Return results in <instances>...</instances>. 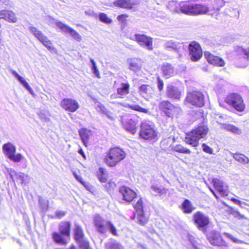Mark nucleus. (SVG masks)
<instances>
[{
    "label": "nucleus",
    "mask_w": 249,
    "mask_h": 249,
    "mask_svg": "<svg viewBox=\"0 0 249 249\" xmlns=\"http://www.w3.org/2000/svg\"><path fill=\"white\" fill-rule=\"evenodd\" d=\"M120 192L122 195L124 199L127 202H131L135 197L136 193L130 188L123 186L120 189Z\"/></svg>",
    "instance_id": "obj_19"
},
{
    "label": "nucleus",
    "mask_w": 249,
    "mask_h": 249,
    "mask_svg": "<svg viewBox=\"0 0 249 249\" xmlns=\"http://www.w3.org/2000/svg\"><path fill=\"white\" fill-rule=\"evenodd\" d=\"M189 54L192 61H197L202 56L201 48L199 44L196 42H191L189 45Z\"/></svg>",
    "instance_id": "obj_13"
},
{
    "label": "nucleus",
    "mask_w": 249,
    "mask_h": 249,
    "mask_svg": "<svg viewBox=\"0 0 249 249\" xmlns=\"http://www.w3.org/2000/svg\"><path fill=\"white\" fill-rule=\"evenodd\" d=\"M82 184L85 186V187L89 191L92 192L93 189V187L92 185L88 182H82Z\"/></svg>",
    "instance_id": "obj_58"
},
{
    "label": "nucleus",
    "mask_w": 249,
    "mask_h": 249,
    "mask_svg": "<svg viewBox=\"0 0 249 249\" xmlns=\"http://www.w3.org/2000/svg\"><path fill=\"white\" fill-rule=\"evenodd\" d=\"M163 74L166 78H169L174 75L175 71L173 67L170 64H165L162 67Z\"/></svg>",
    "instance_id": "obj_30"
},
{
    "label": "nucleus",
    "mask_w": 249,
    "mask_h": 249,
    "mask_svg": "<svg viewBox=\"0 0 249 249\" xmlns=\"http://www.w3.org/2000/svg\"><path fill=\"white\" fill-rule=\"evenodd\" d=\"M208 239L212 245L219 246L221 243V238L218 232L212 231L208 235Z\"/></svg>",
    "instance_id": "obj_27"
},
{
    "label": "nucleus",
    "mask_w": 249,
    "mask_h": 249,
    "mask_svg": "<svg viewBox=\"0 0 249 249\" xmlns=\"http://www.w3.org/2000/svg\"><path fill=\"white\" fill-rule=\"evenodd\" d=\"M130 85L128 83H122L117 89V94L123 97L129 92Z\"/></svg>",
    "instance_id": "obj_28"
},
{
    "label": "nucleus",
    "mask_w": 249,
    "mask_h": 249,
    "mask_svg": "<svg viewBox=\"0 0 249 249\" xmlns=\"http://www.w3.org/2000/svg\"><path fill=\"white\" fill-rule=\"evenodd\" d=\"M225 102L239 112L244 111L246 107L242 96L237 93H231L227 95Z\"/></svg>",
    "instance_id": "obj_3"
},
{
    "label": "nucleus",
    "mask_w": 249,
    "mask_h": 249,
    "mask_svg": "<svg viewBox=\"0 0 249 249\" xmlns=\"http://www.w3.org/2000/svg\"><path fill=\"white\" fill-rule=\"evenodd\" d=\"M167 7L172 12H180V2H178L174 0L170 1L168 2Z\"/></svg>",
    "instance_id": "obj_35"
},
{
    "label": "nucleus",
    "mask_w": 249,
    "mask_h": 249,
    "mask_svg": "<svg viewBox=\"0 0 249 249\" xmlns=\"http://www.w3.org/2000/svg\"><path fill=\"white\" fill-rule=\"evenodd\" d=\"M99 18L100 20L106 24H109L112 22V19L109 18L107 14L103 13H100L99 14Z\"/></svg>",
    "instance_id": "obj_47"
},
{
    "label": "nucleus",
    "mask_w": 249,
    "mask_h": 249,
    "mask_svg": "<svg viewBox=\"0 0 249 249\" xmlns=\"http://www.w3.org/2000/svg\"><path fill=\"white\" fill-rule=\"evenodd\" d=\"M116 186L115 183L112 181V180H109L107 182V184L106 186V187L107 188V189H111L112 188H113Z\"/></svg>",
    "instance_id": "obj_60"
},
{
    "label": "nucleus",
    "mask_w": 249,
    "mask_h": 249,
    "mask_svg": "<svg viewBox=\"0 0 249 249\" xmlns=\"http://www.w3.org/2000/svg\"><path fill=\"white\" fill-rule=\"evenodd\" d=\"M231 154L236 160L241 163L245 164L248 163L249 162V159L248 157L243 154L238 153L234 154L231 153Z\"/></svg>",
    "instance_id": "obj_33"
},
{
    "label": "nucleus",
    "mask_w": 249,
    "mask_h": 249,
    "mask_svg": "<svg viewBox=\"0 0 249 249\" xmlns=\"http://www.w3.org/2000/svg\"><path fill=\"white\" fill-rule=\"evenodd\" d=\"M166 93L169 98L175 99L179 100L181 96V92L178 88L171 84L167 86Z\"/></svg>",
    "instance_id": "obj_22"
},
{
    "label": "nucleus",
    "mask_w": 249,
    "mask_h": 249,
    "mask_svg": "<svg viewBox=\"0 0 249 249\" xmlns=\"http://www.w3.org/2000/svg\"><path fill=\"white\" fill-rule=\"evenodd\" d=\"M140 136L144 140L155 139L157 136V132L154 124L148 121L143 122L141 126Z\"/></svg>",
    "instance_id": "obj_4"
},
{
    "label": "nucleus",
    "mask_w": 249,
    "mask_h": 249,
    "mask_svg": "<svg viewBox=\"0 0 249 249\" xmlns=\"http://www.w3.org/2000/svg\"><path fill=\"white\" fill-rule=\"evenodd\" d=\"M109 119L111 120H113V116L112 113L109 110H107L106 112L104 113Z\"/></svg>",
    "instance_id": "obj_64"
},
{
    "label": "nucleus",
    "mask_w": 249,
    "mask_h": 249,
    "mask_svg": "<svg viewBox=\"0 0 249 249\" xmlns=\"http://www.w3.org/2000/svg\"><path fill=\"white\" fill-rule=\"evenodd\" d=\"M236 52L239 61L241 62L238 66L242 68L247 67L249 62V47L244 48L238 47L236 49Z\"/></svg>",
    "instance_id": "obj_11"
},
{
    "label": "nucleus",
    "mask_w": 249,
    "mask_h": 249,
    "mask_svg": "<svg viewBox=\"0 0 249 249\" xmlns=\"http://www.w3.org/2000/svg\"><path fill=\"white\" fill-rule=\"evenodd\" d=\"M29 30L50 51L54 53L56 52L51 40L41 31L32 26L29 27Z\"/></svg>",
    "instance_id": "obj_6"
},
{
    "label": "nucleus",
    "mask_w": 249,
    "mask_h": 249,
    "mask_svg": "<svg viewBox=\"0 0 249 249\" xmlns=\"http://www.w3.org/2000/svg\"><path fill=\"white\" fill-rule=\"evenodd\" d=\"M61 107L65 110L74 112L79 108V105L78 102L71 98H64L60 103Z\"/></svg>",
    "instance_id": "obj_14"
},
{
    "label": "nucleus",
    "mask_w": 249,
    "mask_h": 249,
    "mask_svg": "<svg viewBox=\"0 0 249 249\" xmlns=\"http://www.w3.org/2000/svg\"><path fill=\"white\" fill-rule=\"evenodd\" d=\"M122 122L125 129L134 134L136 132L137 120L134 116H127L122 118Z\"/></svg>",
    "instance_id": "obj_12"
},
{
    "label": "nucleus",
    "mask_w": 249,
    "mask_h": 249,
    "mask_svg": "<svg viewBox=\"0 0 249 249\" xmlns=\"http://www.w3.org/2000/svg\"><path fill=\"white\" fill-rule=\"evenodd\" d=\"M54 241L61 245H65L68 243L67 239L63 238L61 235L57 232H54L53 234Z\"/></svg>",
    "instance_id": "obj_40"
},
{
    "label": "nucleus",
    "mask_w": 249,
    "mask_h": 249,
    "mask_svg": "<svg viewBox=\"0 0 249 249\" xmlns=\"http://www.w3.org/2000/svg\"><path fill=\"white\" fill-rule=\"evenodd\" d=\"M137 222L140 225H143L147 221V218L144 215L143 211L137 212L135 214Z\"/></svg>",
    "instance_id": "obj_34"
},
{
    "label": "nucleus",
    "mask_w": 249,
    "mask_h": 249,
    "mask_svg": "<svg viewBox=\"0 0 249 249\" xmlns=\"http://www.w3.org/2000/svg\"><path fill=\"white\" fill-rule=\"evenodd\" d=\"M74 238L76 241L84 239L83 230L79 226L76 225L74 229Z\"/></svg>",
    "instance_id": "obj_39"
},
{
    "label": "nucleus",
    "mask_w": 249,
    "mask_h": 249,
    "mask_svg": "<svg viewBox=\"0 0 249 249\" xmlns=\"http://www.w3.org/2000/svg\"><path fill=\"white\" fill-rule=\"evenodd\" d=\"M216 119L217 122L221 124L222 128L224 129L235 135H239L241 134L242 131L238 127L231 124H222L220 122L221 120L219 119V118H216Z\"/></svg>",
    "instance_id": "obj_25"
},
{
    "label": "nucleus",
    "mask_w": 249,
    "mask_h": 249,
    "mask_svg": "<svg viewBox=\"0 0 249 249\" xmlns=\"http://www.w3.org/2000/svg\"><path fill=\"white\" fill-rule=\"evenodd\" d=\"M85 13L87 15H88V16H89L91 17H95V18H96L97 17V14L96 13H95L91 9H89L88 10H86Z\"/></svg>",
    "instance_id": "obj_61"
},
{
    "label": "nucleus",
    "mask_w": 249,
    "mask_h": 249,
    "mask_svg": "<svg viewBox=\"0 0 249 249\" xmlns=\"http://www.w3.org/2000/svg\"><path fill=\"white\" fill-rule=\"evenodd\" d=\"M97 177L99 181L102 183L107 182V174L106 169L100 167L97 172Z\"/></svg>",
    "instance_id": "obj_36"
},
{
    "label": "nucleus",
    "mask_w": 249,
    "mask_h": 249,
    "mask_svg": "<svg viewBox=\"0 0 249 249\" xmlns=\"http://www.w3.org/2000/svg\"><path fill=\"white\" fill-rule=\"evenodd\" d=\"M108 229L111 232L112 234L114 235H117V232L116 228L110 222H108V223L107 224V229Z\"/></svg>",
    "instance_id": "obj_51"
},
{
    "label": "nucleus",
    "mask_w": 249,
    "mask_h": 249,
    "mask_svg": "<svg viewBox=\"0 0 249 249\" xmlns=\"http://www.w3.org/2000/svg\"><path fill=\"white\" fill-rule=\"evenodd\" d=\"M139 92L142 96L146 98L154 94V89L151 85H142L139 88Z\"/></svg>",
    "instance_id": "obj_26"
},
{
    "label": "nucleus",
    "mask_w": 249,
    "mask_h": 249,
    "mask_svg": "<svg viewBox=\"0 0 249 249\" xmlns=\"http://www.w3.org/2000/svg\"><path fill=\"white\" fill-rule=\"evenodd\" d=\"M80 137L85 146H88L89 138L91 135V131L86 128H82L79 131Z\"/></svg>",
    "instance_id": "obj_29"
},
{
    "label": "nucleus",
    "mask_w": 249,
    "mask_h": 249,
    "mask_svg": "<svg viewBox=\"0 0 249 249\" xmlns=\"http://www.w3.org/2000/svg\"><path fill=\"white\" fill-rule=\"evenodd\" d=\"M215 189L222 196H227V186L224 184V182L218 178H213L212 181Z\"/></svg>",
    "instance_id": "obj_20"
},
{
    "label": "nucleus",
    "mask_w": 249,
    "mask_h": 249,
    "mask_svg": "<svg viewBox=\"0 0 249 249\" xmlns=\"http://www.w3.org/2000/svg\"><path fill=\"white\" fill-rule=\"evenodd\" d=\"M188 239L193 246L192 249H202V246L197 243L193 236L188 235Z\"/></svg>",
    "instance_id": "obj_46"
},
{
    "label": "nucleus",
    "mask_w": 249,
    "mask_h": 249,
    "mask_svg": "<svg viewBox=\"0 0 249 249\" xmlns=\"http://www.w3.org/2000/svg\"><path fill=\"white\" fill-rule=\"evenodd\" d=\"M173 149L175 151L179 152V153H186V154H190L191 153V151L184 146H183L181 145L178 144L177 145L173 148Z\"/></svg>",
    "instance_id": "obj_45"
},
{
    "label": "nucleus",
    "mask_w": 249,
    "mask_h": 249,
    "mask_svg": "<svg viewBox=\"0 0 249 249\" xmlns=\"http://www.w3.org/2000/svg\"><path fill=\"white\" fill-rule=\"evenodd\" d=\"M151 189L155 192L156 195H162L166 193L167 190L164 188H161L157 185H152Z\"/></svg>",
    "instance_id": "obj_44"
},
{
    "label": "nucleus",
    "mask_w": 249,
    "mask_h": 249,
    "mask_svg": "<svg viewBox=\"0 0 249 249\" xmlns=\"http://www.w3.org/2000/svg\"><path fill=\"white\" fill-rule=\"evenodd\" d=\"M163 81L159 77L158 78V88L160 91H161L163 89Z\"/></svg>",
    "instance_id": "obj_59"
},
{
    "label": "nucleus",
    "mask_w": 249,
    "mask_h": 249,
    "mask_svg": "<svg viewBox=\"0 0 249 249\" xmlns=\"http://www.w3.org/2000/svg\"><path fill=\"white\" fill-rule=\"evenodd\" d=\"M181 44L175 42L172 40L167 41L165 44V47L167 48L177 50L181 47Z\"/></svg>",
    "instance_id": "obj_42"
},
{
    "label": "nucleus",
    "mask_w": 249,
    "mask_h": 249,
    "mask_svg": "<svg viewBox=\"0 0 249 249\" xmlns=\"http://www.w3.org/2000/svg\"><path fill=\"white\" fill-rule=\"evenodd\" d=\"M96 109L97 111L101 112L104 114L107 110V108L103 105H102L100 103H97L96 105Z\"/></svg>",
    "instance_id": "obj_52"
},
{
    "label": "nucleus",
    "mask_w": 249,
    "mask_h": 249,
    "mask_svg": "<svg viewBox=\"0 0 249 249\" xmlns=\"http://www.w3.org/2000/svg\"><path fill=\"white\" fill-rule=\"evenodd\" d=\"M3 152L7 157L15 162H19L23 159L22 155L19 153L15 154L16 147L11 143L8 142L4 144L2 146Z\"/></svg>",
    "instance_id": "obj_9"
},
{
    "label": "nucleus",
    "mask_w": 249,
    "mask_h": 249,
    "mask_svg": "<svg viewBox=\"0 0 249 249\" xmlns=\"http://www.w3.org/2000/svg\"><path fill=\"white\" fill-rule=\"evenodd\" d=\"M108 222L105 221L99 215H96L94 218V224L97 230L101 233H104L107 230Z\"/></svg>",
    "instance_id": "obj_21"
},
{
    "label": "nucleus",
    "mask_w": 249,
    "mask_h": 249,
    "mask_svg": "<svg viewBox=\"0 0 249 249\" xmlns=\"http://www.w3.org/2000/svg\"><path fill=\"white\" fill-rule=\"evenodd\" d=\"M66 213L64 211H57L56 212V216L58 218H61L65 215Z\"/></svg>",
    "instance_id": "obj_63"
},
{
    "label": "nucleus",
    "mask_w": 249,
    "mask_h": 249,
    "mask_svg": "<svg viewBox=\"0 0 249 249\" xmlns=\"http://www.w3.org/2000/svg\"><path fill=\"white\" fill-rule=\"evenodd\" d=\"M130 39L136 41L141 46L149 50L153 49L152 38L143 34H135L128 36Z\"/></svg>",
    "instance_id": "obj_10"
},
{
    "label": "nucleus",
    "mask_w": 249,
    "mask_h": 249,
    "mask_svg": "<svg viewBox=\"0 0 249 249\" xmlns=\"http://www.w3.org/2000/svg\"><path fill=\"white\" fill-rule=\"evenodd\" d=\"M224 234L229 239H230L232 242L235 243H241L242 242L240 240L237 239L234 237L232 235L229 233H224Z\"/></svg>",
    "instance_id": "obj_53"
},
{
    "label": "nucleus",
    "mask_w": 249,
    "mask_h": 249,
    "mask_svg": "<svg viewBox=\"0 0 249 249\" xmlns=\"http://www.w3.org/2000/svg\"><path fill=\"white\" fill-rule=\"evenodd\" d=\"M160 108L169 117H177L181 111L179 107L174 106L167 101L161 102Z\"/></svg>",
    "instance_id": "obj_8"
},
{
    "label": "nucleus",
    "mask_w": 249,
    "mask_h": 249,
    "mask_svg": "<svg viewBox=\"0 0 249 249\" xmlns=\"http://www.w3.org/2000/svg\"><path fill=\"white\" fill-rule=\"evenodd\" d=\"M9 175L13 180L18 179L21 181L22 184L26 185L29 183L30 177L22 173L17 172L13 170H10Z\"/></svg>",
    "instance_id": "obj_17"
},
{
    "label": "nucleus",
    "mask_w": 249,
    "mask_h": 249,
    "mask_svg": "<svg viewBox=\"0 0 249 249\" xmlns=\"http://www.w3.org/2000/svg\"><path fill=\"white\" fill-rule=\"evenodd\" d=\"M11 73L13 76L18 79L20 83L25 80L22 77L19 75L16 71L12 70Z\"/></svg>",
    "instance_id": "obj_56"
},
{
    "label": "nucleus",
    "mask_w": 249,
    "mask_h": 249,
    "mask_svg": "<svg viewBox=\"0 0 249 249\" xmlns=\"http://www.w3.org/2000/svg\"><path fill=\"white\" fill-rule=\"evenodd\" d=\"M127 62L130 70L135 73L141 71L142 64L141 59L138 58H129L127 60Z\"/></svg>",
    "instance_id": "obj_18"
},
{
    "label": "nucleus",
    "mask_w": 249,
    "mask_h": 249,
    "mask_svg": "<svg viewBox=\"0 0 249 249\" xmlns=\"http://www.w3.org/2000/svg\"><path fill=\"white\" fill-rule=\"evenodd\" d=\"M209 10L207 5L194 3V15L206 14Z\"/></svg>",
    "instance_id": "obj_31"
},
{
    "label": "nucleus",
    "mask_w": 249,
    "mask_h": 249,
    "mask_svg": "<svg viewBox=\"0 0 249 249\" xmlns=\"http://www.w3.org/2000/svg\"><path fill=\"white\" fill-rule=\"evenodd\" d=\"M120 104L124 107L130 108L133 109L134 110H136V111H138L144 112V113H146L148 112V110L147 109L143 108L138 105H135V104L130 105V104H128L127 103H121Z\"/></svg>",
    "instance_id": "obj_38"
},
{
    "label": "nucleus",
    "mask_w": 249,
    "mask_h": 249,
    "mask_svg": "<svg viewBox=\"0 0 249 249\" xmlns=\"http://www.w3.org/2000/svg\"><path fill=\"white\" fill-rule=\"evenodd\" d=\"M204 55L208 62L212 65L218 67H223L225 64V62L222 58L218 56L214 55L208 51L204 52Z\"/></svg>",
    "instance_id": "obj_16"
},
{
    "label": "nucleus",
    "mask_w": 249,
    "mask_h": 249,
    "mask_svg": "<svg viewBox=\"0 0 249 249\" xmlns=\"http://www.w3.org/2000/svg\"><path fill=\"white\" fill-rule=\"evenodd\" d=\"M90 62L92 64L91 70L93 73L97 77H100V73L98 70L97 69L95 62L92 59H90Z\"/></svg>",
    "instance_id": "obj_48"
},
{
    "label": "nucleus",
    "mask_w": 249,
    "mask_h": 249,
    "mask_svg": "<svg viewBox=\"0 0 249 249\" xmlns=\"http://www.w3.org/2000/svg\"><path fill=\"white\" fill-rule=\"evenodd\" d=\"M209 131L208 126L204 124H199L196 128L186 134L185 142L193 147L198 145L200 139L204 138Z\"/></svg>",
    "instance_id": "obj_1"
},
{
    "label": "nucleus",
    "mask_w": 249,
    "mask_h": 249,
    "mask_svg": "<svg viewBox=\"0 0 249 249\" xmlns=\"http://www.w3.org/2000/svg\"><path fill=\"white\" fill-rule=\"evenodd\" d=\"M193 220L197 228L205 232L210 223L209 216L201 212H197L193 215Z\"/></svg>",
    "instance_id": "obj_7"
},
{
    "label": "nucleus",
    "mask_w": 249,
    "mask_h": 249,
    "mask_svg": "<svg viewBox=\"0 0 249 249\" xmlns=\"http://www.w3.org/2000/svg\"><path fill=\"white\" fill-rule=\"evenodd\" d=\"M39 203L43 210H46L48 206V201L46 200L40 198Z\"/></svg>",
    "instance_id": "obj_55"
},
{
    "label": "nucleus",
    "mask_w": 249,
    "mask_h": 249,
    "mask_svg": "<svg viewBox=\"0 0 249 249\" xmlns=\"http://www.w3.org/2000/svg\"><path fill=\"white\" fill-rule=\"evenodd\" d=\"M46 22L50 25H52L53 24H55L56 25V22H58L57 21H55L53 18H52L50 17H48L46 18Z\"/></svg>",
    "instance_id": "obj_57"
},
{
    "label": "nucleus",
    "mask_w": 249,
    "mask_h": 249,
    "mask_svg": "<svg viewBox=\"0 0 249 249\" xmlns=\"http://www.w3.org/2000/svg\"><path fill=\"white\" fill-rule=\"evenodd\" d=\"M106 246L107 249H123V247L115 240L108 241Z\"/></svg>",
    "instance_id": "obj_43"
},
{
    "label": "nucleus",
    "mask_w": 249,
    "mask_h": 249,
    "mask_svg": "<svg viewBox=\"0 0 249 249\" xmlns=\"http://www.w3.org/2000/svg\"><path fill=\"white\" fill-rule=\"evenodd\" d=\"M0 16L9 22L16 23L18 20L15 13L11 10H1Z\"/></svg>",
    "instance_id": "obj_24"
},
{
    "label": "nucleus",
    "mask_w": 249,
    "mask_h": 249,
    "mask_svg": "<svg viewBox=\"0 0 249 249\" xmlns=\"http://www.w3.org/2000/svg\"><path fill=\"white\" fill-rule=\"evenodd\" d=\"M134 208L136 210V213L143 211V204L141 198H140L134 205Z\"/></svg>",
    "instance_id": "obj_49"
},
{
    "label": "nucleus",
    "mask_w": 249,
    "mask_h": 249,
    "mask_svg": "<svg viewBox=\"0 0 249 249\" xmlns=\"http://www.w3.org/2000/svg\"><path fill=\"white\" fill-rule=\"evenodd\" d=\"M182 209L184 213H191L195 208L190 200L185 199L182 204Z\"/></svg>",
    "instance_id": "obj_37"
},
{
    "label": "nucleus",
    "mask_w": 249,
    "mask_h": 249,
    "mask_svg": "<svg viewBox=\"0 0 249 249\" xmlns=\"http://www.w3.org/2000/svg\"><path fill=\"white\" fill-rule=\"evenodd\" d=\"M185 104L202 107L204 105V96L200 91L194 90L188 92L185 98Z\"/></svg>",
    "instance_id": "obj_5"
},
{
    "label": "nucleus",
    "mask_w": 249,
    "mask_h": 249,
    "mask_svg": "<svg viewBox=\"0 0 249 249\" xmlns=\"http://www.w3.org/2000/svg\"><path fill=\"white\" fill-rule=\"evenodd\" d=\"M56 26L58 27L62 32L69 34L72 38L78 41L81 40V36L75 30L70 27L63 23L61 22H56Z\"/></svg>",
    "instance_id": "obj_15"
},
{
    "label": "nucleus",
    "mask_w": 249,
    "mask_h": 249,
    "mask_svg": "<svg viewBox=\"0 0 249 249\" xmlns=\"http://www.w3.org/2000/svg\"><path fill=\"white\" fill-rule=\"evenodd\" d=\"M115 4L122 8H130L132 7V3L129 0H117L115 2Z\"/></svg>",
    "instance_id": "obj_41"
},
{
    "label": "nucleus",
    "mask_w": 249,
    "mask_h": 249,
    "mask_svg": "<svg viewBox=\"0 0 249 249\" xmlns=\"http://www.w3.org/2000/svg\"><path fill=\"white\" fill-rule=\"evenodd\" d=\"M70 227L71 224L68 222H61L59 226L60 232L66 236L68 239H69Z\"/></svg>",
    "instance_id": "obj_32"
},
{
    "label": "nucleus",
    "mask_w": 249,
    "mask_h": 249,
    "mask_svg": "<svg viewBox=\"0 0 249 249\" xmlns=\"http://www.w3.org/2000/svg\"><path fill=\"white\" fill-rule=\"evenodd\" d=\"M126 157L125 151L120 147L111 148L105 158L106 164L109 167H115Z\"/></svg>",
    "instance_id": "obj_2"
},
{
    "label": "nucleus",
    "mask_w": 249,
    "mask_h": 249,
    "mask_svg": "<svg viewBox=\"0 0 249 249\" xmlns=\"http://www.w3.org/2000/svg\"><path fill=\"white\" fill-rule=\"evenodd\" d=\"M194 3L190 1H181L180 2V12L182 13L194 15Z\"/></svg>",
    "instance_id": "obj_23"
},
{
    "label": "nucleus",
    "mask_w": 249,
    "mask_h": 249,
    "mask_svg": "<svg viewBox=\"0 0 249 249\" xmlns=\"http://www.w3.org/2000/svg\"><path fill=\"white\" fill-rule=\"evenodd\" d=\"M11 6V2L10 0H0V5Z\"/></svg>",
    "instance_id": "obj_62"
},
{
    "label": "nucleus",
    "mask_w": 249,
    "mask_h": 249,
    "mask_svg": "<svg viewBox=\"0 0 249 249\" xmlns=\"http://www.w3.org/2000/svg\"><path fill=\"white\" fill-rule=\"evenodd\" d=\"M202 148L203 150L208 154H213V150L209 146L207 145L205 143H203L202 145Z\"/></svg>",
    "instance_id": "obj_54"
},
{
    "label": "nucleus",
    "mask_w": 249,
    "mask_h": 249,
    "mask_svg": "<svg viewBox=\"0 0 249 249\" xmlns=\"http://www.w3.org/2000/svg\"><path fill=\"white\" fill-rule=\"evenodd\" d=\"M80 249H88L89 243L85 239L77 241Z\"/></svg>",
    "instance_id": "obj_50"
}]
</instances>
